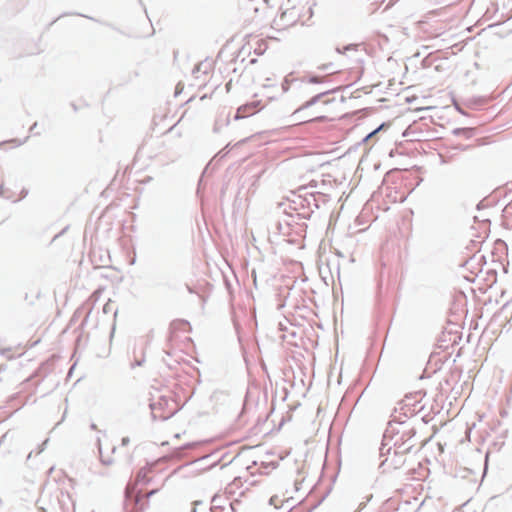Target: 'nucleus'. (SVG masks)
Returning a JSON list of instances; mask_svg holds the SVG:
<instances>
[{
	"label": "nucleus",
	"mask_w": 512,
	"mask_h": 512,
	"mask_svg": "<svg viewBox=\"0 0 512 512\" xmlns=\"http://www.w3.org/2000/svg\"><path fill=\"white\" fill-rule=\"evenodd\" d=\"M150 406L154 418L162 420L170 418L178 409L176 402L167 396H160Z\"/></svg>",
	"instance_id": "nucleus-1"
},
{
	"label": "nucleus",
	"mask_w": 512,
	"mask_h": 512,
	"mask_svg": "<svg viewBox=\"0 0 512 512\" xmlns=\"http://www.w3.org/2000/svg\"><path fill=\"white\" fill-rule=\"evenodd\" d=\"M190 332L191 325L188 321L176 319L170 325V340L175 342H177L178 340H181L183 342H190Z\"/></svg>",
	"instance_id": "nucleus-2"
},
{
	"label": "nucleus",
	"mask_w": 512,
	"mask_h": 512,
	"mask_svg": "<svg viewBox=\"0 0 512 512\" xmlns=\"http://www.w3.org/2000/svg\"><path fill=\"white\" fill-rule=\"evenodd\" d=\"M0 194L13 201L20 200L26 195L22 186L13 179H8L1 184Z\"/></svg>",
	"instance_id": "nucleus-3"
},
{
	"label": "nucleus",
	"mask_w": 512,
	"mask_h": 512,
	"mask_svg": "<svg viewBox=\"0 0 512 512\" xmlns=\"http://www.w3.org/2000/svg\"><path fill=\"white\" fill-rule=\"evenodd\" d=\"M256 111H257V108L253 104L243 105L238 108L235 118L236 119L245 118V117L255 114Z\"/></svg>",
	"instance_id": "nucleus-4"
},
{
	"label": "nucleus",
	"mask_w": 512,
	"mask_h": 512,
	"mask_svg": "<svg viewBox=\"0 0 512 512\" xmlns=\"http://www.w3.org/2000/svg\"><path fill=\"white\" fill-rule=\"evenodd\" d=\"M317 69L325 72L326 75H333L340 72L339 67L333 62L321 63L317 66Z\"/></svg>",
	"instance_id": "nucleus-5"
},
{
	"label": "nucleus",
	"mask_w": 512,
	"mask_h": 512,
	"mask_svg": "<svg viewBox=\"0 0 512 512\" xmlns=\"http://www.w3.org/2000/svg\"><path fill=\"white\" fill-rule=\"evenodd\" d=\"M320 96L317 95V96H314L311 100L305 102L301 107H299L298 109H296L293 113V115H297L305 110H307L308 108H310L311 106H313L318 100H319Z\"/></svg>",
	"instance_id": "nucleus-6"
},
{
	"label": "nucleus",
	"mask_w": 512,
	"mask_h": 512,
	"mask_svg": "<svg viewBox=\"0 0 512 512\" xmlns=\"http://www.w3.org/2000/svg\"><path fill=\"white\" fill-rule=\"evenodd\" d=\"M321 118H323V116L320 115L319 112H315V113H312L308 116H305V117L299 119V123H307V122H311V121L318 120Z\"/></svg>",
	"instance_id": "nucleus-7"
},
{
	"label": "nucleus",
	"mask_w": 512,
	"mask_h": 512,
	"mask_svg": "<svg viewBox=\"0 0 512 512\" xmlns=\"http://www.w3.org/2000/svg\"><path fill=\"white\" fill-rule=\"evenodd\" d=\"M323 81H324L323 77H312V78H310V82L311 83H321Z\"/></svg>",
	"instance_id": "nucleus-8"
},
{
	"label": "nucleus",
	"mask_w": 512,
	"mask_h": 512,
	"mask_svg": "<svg viewBox=\"0 0 512 512\" xmlns=\"http://www.w3.org/2000/svg\"><path fill=\"white\" fill-rule=\"evenodd\" d=\"M382 128V126H380L379 128H377L376 130H374L373 132H371L370 134L367 135L366 137V140L374 137V135Z\"/></svg>",
	"instance_id": "nucleus-9"
},
{
	"label": "nucleus",
	"mask_w": 512,
	"mask_h": 512,
	"mask_svg": "<svg viewBox=\"0 0 512 512\" xmlns=\"http://www.w3.org/2000/svg\"><path fill=\"white\" fill-rule=\"evenodd\" d=\"M308 86L306 84H302L299 87L300 92H306L308 90Z\"/></svg>",
	"instance_id": "nucleus-10"
}]
</instances>
